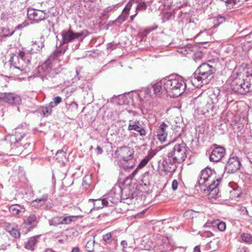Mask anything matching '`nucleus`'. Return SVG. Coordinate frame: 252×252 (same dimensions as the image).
<instances>
[{
	"mask_svg": "<svg viewBox=\"0 0 252 252\" xmlns=\"http://www.w3.org/2000/svg\"><path fill=\"white\" fill-rule=\"evenodd\" d=\"M137 2L138 3V4L136 7V11H143L146 9L147 5L145 1L142 0H137Z\"/></svg>",
	"mask_w": 252,
	"mask_h": 252,
	"instance_id": "32",
	"label": "nucleus"
},
{
	"mask_svg": "<svg viewBox=\"0 0 252 252\" xmlns=\"http://www.w3.org/2000/svg\"><path fill=\"white\" fill-rule=\"evenodd\" d=\"M187 151L186 144L184 142L175 144L172 150L168 153L164 160L166 164H170L171 166L169 167V169L167 168L165 170L169 172H174L176 169V166L174 164L185 160Z\"/></svg>",
	"mask_w": 252,
	"mask_h": 252,
	"instance_id": "3",
	"label": "nucleus"
},
{
	"mask_svg": "<svg viewBox=\"0 0 252 252\" xmlns=\"http://www.w3.org/2000/svg\"><path fill=\"white\" fill-rule=\"evenodd\" d=\"M30 153V151H28L27 152H25V154H28V153Z\"/></svg>",
	"mask_w": 252,
	"mask_h": 252,
	"instance_id": "63",
	"label": "nucleus"
},
{
	"mask_svg": "<svg viewBox=\"0 0 252 252\" xmlns=\"http://www.w3.org/2000/svg\"><path fill=\"white\" fill-rule=\"evenodd\" d=\"M213 235V233L210 231H205L203 233V236L207 237H210Z\"/></svg>",
	"mask_w": 252,
	"mask_h": 252,
	"instance_id": "46",
	"label": "nucleus"
},
{
	"mask_svg": "<svg viewBox=\"0 0 252 252\" xmlns=\"http://www.w3.org/2000/svg\"><path fill=\"white\" fill-rule=\"evenodd\" d=\"M148 174H149V173L148 172H147V173H145L144 175V178H146L147 176H148Z\"/></svg>",
	"mask_w": 252,
	"mask_h": 252,
	"instance_id": "59",
	"label": "nucleus"
},
{
	"mask_svg": "<svg viewBox=\"0 0 252 252\" xmlns=\"http://www.w3.org/2000/svg\"><path fill=\"white\" fill-rule=\"evenodd\" d=\"M25 136L26 129L23 127H18L15 128L13 134L6 136L5 140L10 143L13 155L21 154L30 146V142L25 138Z\"/></svg>",
	"mask_w": 252,
	"mask_h": 252,
	"instance_id": "1",
	"label": "nucleus"
},
{
	"mask_svg": "<svg viewBox=\"0 0 252 252\" xmlns=\"http://www.w3.org/2000/svg\"><path fill=\"white\" fill-rule=\"evenodd\" d=\"M27 16L28 18L35 23H39L41 21L46 19L48 16L45 11L33 8H29L28 10Z\"/></svg>",
	"mask_w": 252,
	"mask_h": 252,
	"instance_id": "9",
	"label": "nucleus"
},
{
	"mask_svg": "<svg viewBox=\"0 0 252 252\" xmlns=\"http://www.w3.org/2000/svg\"><path fill=\"white\" fill-rule=\"evenodd\" d=\"M39 219V217L35 214L31 213L24 219L21 226L29 231L36 226Z\"/></svg>",
	"mask_w": 252,
	"mask_h": 252,
	"instance_id": "11",
	"label": "nucleus"
},
{
	"mask_svg": "<svg viewBox=\"0 0 252 252\" xmlns=\"http://www.w3.org/2000/svg\"><path fill=\"white\" fill-rule=\"evenodd\" d=\"M215 108L214 104H212V103H209L208 102L204 107V110H206V112H213Z\"/></svg>",
	"mask_w": 252,
	"mask_h": 252,
	"instance_id": "41",
	"label": "nucleus"
},
{
	"mask_svg": "<svg viewBox=\"0 0 252 252\" xmlns=\"http://www.w3.org/2000/svg\"><path fill=\"white\" fill-rule=\"evenodd\" d=\"M231 86L235 92L240 94H244L252 91V83L248 77L243 79L239 78L234 79Z\"/></svg>",
	"mask_w": 252,
	"mask_h": 252,
	"instance_id": "5",
	"label": "nucleus"
},
{
	"mask_svg": "<svg viewBox=\"0 0 252 252\" xmlns=\"http://www.w3.org/2000/svg\"><path fill=\"white\" fill-rule=\"evenodd\" d=\"M134 151L132 148L128 146L119 147L115 154L121 160L128 162L133 157Z\"/></svg>",
	"mask_w": 252,
	"mask_h": 252,
	"instance_id": "8",
	"label": "nucleus"
},
{
	"mask_svg": "<svg viewBox=\"0 0 252 252\" xmlns=\"http://www.w3.org/2000/svg\"><path fill=\"white\" fill-rule=\"evenodd\" d=\"M213 171L211 168L206 167L201 172L199 179L198 180V184L199 186H206L207 182L212 179Z\"/></svg>",
	"mask_w": 252,
	"mask_h": 252,
	"instance_id": "18",
	"label": "nucleus"
},
{
	"mask_svg": "<svg viewBox=\"0 0 252 252\" xmlns=\"http://www.w3.org/2000/svg\"><path fill=\"white\" fill-rule=\"evenodd\" d=\"M75 216H61L55 217L49 220L50 225L57 226L60 224H67L73 221Z\"/></svg>",
	"mask_w": 252,
	"mask_h": 252,
	"instance_id": "15",
	"label": "nucleus"
},
{
	"mask_svg": "<svg viewBox=\"0 0 252 252\" xmlns=\"http://www.w3.org/2000/svg\"><path fill=\"white\" fill-rule=\"evenodd\" d=\"M138 168H139L138 167V168H136V169H135V170L133 172V173H132V175L133 176H135V175L137 174V172H138Z\"/></svg>",
	"mask_w": 252,
	"mask_h": 252,
	"instance_id": "53",
	"label": "nucleus"
},
{
	"mask_svg": "<svg viewBox=\"0 0 252 252\" xmlns=\"http://www.w3.org/2000/svg\"><path fill=\"white\" fill-rule=\"evenodd\" d=\"M92 210H93V208H91L89 210V211H90V212H91V211H92Z\"/></svg>",
	"mask_w": 252,
	"mask_h": 252,
	"instance_id": "64",
	"label": "nucleus"
},
{
	"mask_svg": "<svg viewBox=\"0 0 252 252\" xmlns=\"http://www.w3.org/2000/svg\"><path fill=\"white\" fill-rule=\"evenodd\" d=\"M76 75H78L79 74V72L76 70Z\"/></svg>",
	"mask_w": 252,
	"mask_h": 252,
	"instance_id": "62",
	"label": "nucleus"
},
{
	"mask_svg": "<svg viewBox=\"0 0 252 252\" xmlns=\"http://www.w3.org/2000/svg\"><path fill=\"white\" fill-rule=\"evenodd\" d=\"M225 153V149L221 146H217L212 152L210 156V161L218 162L224 156Z\"/></svg>",
	"mask_w": 252,
	"mask_h": 252,
	"instance_id": "19",
	"label": "nucleus"
},
{
	"mask_svg": "<svg viewBox=\"0 0 252 252\" xmlns=\"http://www.w3.org/2000/svg\"><path fill=\"white\" fill-rule=\"evenodd\" d=\"M83 32H74L70 29L68 30H64L61 33L63 43L67 44L69 42L74 41L83 35Z\"/></svg>",
	"mask_w": 252,
	"mask_h": 252,
	"instance_id": "13",
	"label": "nucleus"
},
{
	"mask_svg": "<svg viewBox=\"0 0 252 252\" xmlns=\"http://www.w3.org/2000/svg\"><path fill=\"white\" fill-rule=\"evenodd\" d=\"M118 189L120 191V192L122 191V189L119 186L118 187Z\"/></svg>",
	"mask_w": 252,
	"mask_h": 252,
	"instance_id": "61",
	"label": "nucleus"
},
{
	"mask_svg": "<svg viewBox=\"0 0 252 252\" xmlns=\"http://www.w3.org/2000/svg\"><path fill=\"white\" fill-rule=\"evenodd\" d=\"M218 226V228L221 231H224L226 228L225 223L223 221H220L216 224Z\"/></svg>",
	"mask_w": 252,
	"mask_h": 252,
	"instance_id": "42",
	"label": "nucleus"
},
{
	"mask_svg": "<svg viewBox=\"0 0 252 252\" xmlns=\"http://www.w3.org/2000/svg\"><path fill=\"white\" fill-rule=\"evenodd\" d=\"M10 212L15 216H18L21 213L25 212V209L18 204H13L10 206Z\"/></svg>",
	"mask_w": 252,
	"mask_h": 252,
	"instance_id": "25",
	"label": "nucleus"
},
{
	"mask_svg": "<svg viewBox=\"0 0 252 252\" xmlns=\"http://www.w3.org/2000/svg\"><path fill=\"white\" fill-rule=\"evenodd\" d=\"M132 167H133V165H129V164H128V165H126L123 166V168L124 169L131 168Z\"/></svg>",
	"mask_w": 252,
	"mask_h": 252,
	"instance_id": "50",
	"label": "nucleus"
},
{
	"mask_svg": "<svg viewBox=\"0 0 252 252\" xmlns=\"http://www.w3.org/2000/svg\"><path fill=\"white\" fill-rule=\"evenodd\" d=\"M95 241L94 240L89 241L86 245V249L88 252H93L94 249Z\"/></svg>",
	"mask_w": 252,
	"mask_h": 252,
	"instance_id": "35",
	"label": "nucleus"
},
{
	"mask_svg": "<svg viewBox=\"0 0 252 252\" xmlns=\"http://www.w3.org/2000/svg\"><path fill=\"white\" fill-rule=\"evenodd\" d=\"M48 196L47 194L44 195L40 198L36 199L32 202V206L36 208L40 207L44 205L47 200Z\"/></svg>",
	"mask_w": 252,
	"mask_h": 252,
	"instance_id": "26",
	"label": "nucleus"
},
{
	"mask_svg": "<svg viewBox=\"0 0 252 252\" xmlns=\"http://www.w3.org/2000/svg\"><path fill=\"white\" fill-rule=\"evenodd\" d=\"M248 158L249 159L250 162L252 163V153H250L248 155Z\"/></svg>",
	"mask_w": 252,
	"mask_h": 252,
	"instance_id": "49",
	"label": "nucleus"
},
{
	"mask_svg": "<svg viewBox=\"0 0 252 252\" xmlns=\"http://www.w3.org/2000/svg\"><path fill=\"white\" fill-rule=\"evenodd\" d=\"M193 252H200V248L198 246H196L194 248Z\"/></svg>",
	"mask_w": 252,
	"mask_h": 252,
	"instance_id": "51",
	"label": "nucleus"
},
{
	"mask_svg": "<svg viewBox=\"0 0 252 252\" xmlns=\"http://www.w3.org/2000/svg\"><path fill=\"white\" fill-rule=\"evenodd\" d=\"M199 1H200L201 3H204L206 1H207L208 0H198Z\"/></svg>",
	"mask_w": 252,
	"mask_h": 252,
	"instance_id": "58",
	"label": "nucleus"
},
{
	"mask_svg": "<svg viewBox=\"0 0 252 252\" xmlns=\"http://www.w3.org/2000/svg\"><path fill=\"white\" fill-rule=\"evenodd\" d=\"M131 6L132 4L130 2L128 3L126 5L125 8L123 9L122 14L120 16H119V17L117 19V20L119 22L122 23L123 22H124L126 20L129 14V10L131 7Z\"/></svg>",
	"mask_w": 252,
	"mask_h": 252,
	"instance_id": "24",
	"label": "nucleus"
},
{
	"mask_svg": "<svg viewBox=\"0 0 252 252\" xmlns=\"http://www.w3.org/2000/svg\"><path fill=\"white\" fill-rule=\"evenodd\" d=\"M241 238L244 242L251 243L252 242V236L249 233H243Z\"/></svg>",
	"mask_w": 252,
	"mask_h": 252,
	"instance_id": "38",
	"label": "nucleus"
},
{
	"mask_svg": "<svg viewBox=\"0 0 252 252\" xmlns=\"http://www.w3.org/2000/svg\"><path fill=\"white\" fill-rule=\"evenodd\" d=\"M62 101V98L61 97L59 96H57L53 98V100L51 101L49 104L51 107H53V108L57 106L59 103H60Z\"/></svg>",
	"mask_w": 252,
	"mask_h": 252,
	"instance_id": "33",
	"label": "nucleus"
},
{
	"mask_svg": "<svg viewBox=\"0 0 252 252\" xmlns=\"http://www.w3.org/2000/svg\"><path fill=\"white\" fill-rule=\"evenodd\" d=\"M96 150H97V152H98V154H102V152H103V150H102V149H101V148L100 146H97V147H96Z\"/></svg>",
	"mask_w": 252,
	"mask_h": 252,
	"instance_id": "48",
	"label": "nucleus"
},
{
	"mask_svg": "<svg viewBox=\"0 0 252 252\" xmlns=\"http://www.w3.org/2000/svg\"><path fill=\"white\" fill-rule=\"evenodd\" d=\"M88 205L93 207L94 209H99L104 206H112L114 204L113 201L110 197L102 199H92L88 200Z\"/></svg>",
	"mask_w": 252,
	"mask_h": 252,
	"instance_id": "10",
	"label": "nucleus"
},
{
	"mask_svg": "<svg viewBox=\"0 0 252 252\" xmlns=\"http://www.w3.org/2000/svg\"><path fill=\"white\" fill-rule=\"evenodd\" d=\"M121 245L123 247V249H126L127 247V244L126 241L123 240L121 242Z\"/></svg>",
	"mask_w": 252,
	"mask_h": 252,
	"instance_id": "47",
	"label": "nucleus"
},
{
	"mask_svg": "<svg viewBox=\"0 0 252 252\" xmlns=\"http://www.w3.org/2000/svg\"><path fill=\"white\" fill-rule=\"evenodd\" d=\"M239 212L241 215L249 216L248 211L245 207L242 206L239 208Z\"/></svg>",
	"mask_w": 252,
	"mask_h": 252,
	"instance_id": "43",
	"label": "nucleus"
},
{
	"mask_svg": "<svg viewBox=\"0 0 252 252\" xmlns=\"http://www.w3.org/2000/svg\"><path fill=\"white\" fill-rule=\"evenodd\" d=\"M78 109V104L75 102L73 101L67 107V111L70 113H76Z\"/></svg>",
	"mask_w": 252,
	"mask_h": 252,
	"instance_id": "30",
	"label": "nucleus"
},
{
	"mask_svg": "<svg viewBox=\"0 0 252 252\" xmlns=\"http://www.w3.org/2000/svg\"><path fill=\"white\" fill-rule=\"evenodd\" d=\"M9 233L11 236L15 238H19L20 236L19 231L16 228H12L9 231Z\"/></svg>",
	"mask_w": 252,
	"mask_h": 252,
	"instance_id": "40",
	"label": "nucleus"
},
{
	"mask_svg": "<svg viewBox=\"0 0 252 252\" xmlns=\"http://www.w3.org/2000/svg\"><path fill=\"white\" fill-rule=\"evenodd\" d=\"M164 89L170 97H176L185 91L186 83L180 77L170 76L162 79Z\"/></svg>",
	"mask_w": 252,
	"mask_h": 252,
	"instance_id": "4",
	"label": "nucleus"
},
{
	"mask_svg": "<svg viewBox=\"0 0 252 252\" xmlns=\"http://www.w3.org/2000/svg\"><path fill=\"white\" fill-rule=\"evenodd\" d=\"M53 107H51L50 104L48 106L42 107L41 108L42 112L44 117H48L51 115L53 108Z\"/></svg>",
	"mask_w": 252,
	"mask_h": 252,
	"instance_id": "31",
	"label": "nucleus"
},
{
	"mask_svg": "<svg viewBox=\"0 0 252 252\" xmlns=\"http://www.w3.org/2000/svg\"><path fill=\"white\" fill-rule=\"evenodd\" d=\"M53 60L54 61H56V60L54 59V57L53 56H50V57L41 66L38 67L37 71H39L40 69H42L44 72L49 73L53 66L54 63Z\"/></svg>",
	"mask_w": 252,
	"mask_h": 252,
	"instance_id": "22",
	"label": "nucleus"
},
{
	"mask_svg": "<svg viewBox=\"0 0 252 252\" xmlns=\"http://www.w3.org/2000/svg\"><path fill=\"white\" fill-rule=\"evenodd\" d=\"M32 45L33 48L31 49L30 52L32 53L34 52V49L35 50L40 51L44 46L43 42L41 39L32 41Z\"/></svg>",
	"mask_w": 252,
	"mask_h": 252,
	"instance_id": "27",
	"label": "nucleus"
},
{
	"mask_svg": "<svg viewBox=\"0 0 252 252\" xmlns=\"http://www.w3.org/2000/svg\"><path fill=\"white\" fill-rule=\"evenodd\" d=\"M240 1V0H229L228 7L230 9L233 8Z\"/></svg>",
	"mask_w": 252,
	"mask_h": 252,
	"instance_id": "44",
	"label": "nucleus"
},
{
	"mask_svg": "<svg viewBox=\"0 0 252 252\" xmlns=\"http://www.w3.org/2000/svg\"><path fill=\"white\" fill-rule=\"evenodd\" d=\"M31 60L29 52L20 51L17 57L16 61H13L14 67L21 71L25 70L28 66Z\"/></svg>",
	"mask_w": 252,
	"mask_h": 252,
	"instance_id": "7",
	"label": "nucleus"
},
{
	"mask_svg": "<svg viewBox=\"0 0 252 252\" xmlns=\"http://www.w3.org/2000/svg\"><path fill=\"white\" fill-rule=\"evenodd\" d=\"M127 129L129 131H136L142 137L145 136L147 134L145 127H143L141 123L137 120L129 121Z\"/></svg>",
	"mask_w": 252,
	"mask_h": 252,
	"instance_id": "16",
	"label": "nucleus"
},
{
	"mask_svg": "<svg viewBox=\"0 0 252 252\" xmlns=\"http://www.w3.org/2000/svg\"><path fill=\"white\" fill-rule=\"evenodd\" d=\"M221 181L220 178H217L216 180H211V184H207L205 186L207 188L204 189L203 190L205 191L207 190L210 192V194L213 195H216L219 193V189L218 187Z\"/></svg>",
	"mask_w": 252,
	"mask_h": 252,
	"instance_id": "20",
	"label": "nucleus"
},
{
	"mask_svg": "<svg viewBox=\"0 0 252 252\" xmlns=\"http://www.w3.org/2000/svg\"><path fill=\"white\" fill-rule=\"evenodd\" d=\"M150 159L151 158L149 156L146 157L139 164L138 168H142L144 167L148 163Z\"/></svg>",
	"mask_w": 252,
	"mask_h": 252,
	"instance_id": "39",
	"label": "nucleus"
},
{
	"mask_svg": "<svg viewBox=\"0 0 252 252\" xmlns=\"http://www.w3.org/2000/svg\"><path fill=\"white\" fill-rule=\"evenodd\" d=\"M220 1H224L225 2L226 6L228 7L229 0H220Z\"/></svg>",
	"mask_w": 252,
	"mask_h": 252,
	"instance_id": "52",
	"label": "nucleus"
},
{
	"mask_svg": "<svg viewBox=\"0 0 252 252\" xmlns=\"http://www.w3.org/2000/svg\"><path fill=\"white\" fill-rule=\"evenodd\" d=\"M39 237V236H34L30 238L28 241L25 243V248L32 251H33Z\"/></svg>",
	"mask_w": 252,
	"mask_h": 252,
	"instance_id": "23",
	"label": "nucleus"
},
{
	"mask_svg": "<svg viewBox=\"0 0 252 252\" xmlns=\"http://www.w3.org/2000/svg\"><path fill=\"white\" fill-rule=\"evenodd\" d=\"M178 186V183L176 180H174L172 183V189L173 190H175L177 189Z\"/></svg>",
	"mask_w": 252,
	"mask_h": 252,
	"instance_id": "45",
	"label": "nucleus"
},
{
	"mask_svg": "<svg viewBox=\"0 0 252 252\" xmlns=\"http://www.w3.org/2000/svg\"><path fill=\"white\" fill-rule=\"evenodd\" d=\"M145 212V211H142L140 214H138L137 216L143 214Z\"/></svg>",
	"mask_w": 252,
	"mask_h": 252,
	"instance_id": "60",
	"label": "nucleus"
},
{
	"mask_svg": "<svg viewBox=\"0 0 252 252\" xmlns=\"http://www.w3.org/2000/svg\"><path fill=\"white\" fill-rule=\"evenodd\" d=\"M0 100L12 105H18L21 102V97L18 95L10 93H0Z\"/></svg>",
	"mask_w": 252,
	"mask_h": 252,
	"instance_id": "12",
	"label": "nucleus"
},
{
	"mask_svg": "<svg viewBox=\"0 0 252 252\" xmlns=\"http://www.w3.org/2000/svg\"><path fill=\"white\" fill-rule=\"evenodd\" d=\"M14 33V31H10L8 28H1L0 29V35L2 37H9L12 36Z\"/></svg>",
	"mask_w": 252,
	"mask_h": 252,
	"instance_id": "28",
	"label": "nucleus"
},
{
	"mask_svg": "<svg viewBox=\"0 0 252 252\" xmlns=\"http://www.w3.org/2000/svg\"><path fill=\"white\" fill-rule=\"evenodd\" d=\"M45 252H55V251H54L52 249H47Z\"/></svg>",
	"mask_w": 252,
	"mask_h": 252,
	"instance_id": "56",
	"label": "nucleus"
},
{
	"mask_svg": "<svg viewBox=\"0 0 252 252\" xmlns=\"http://www.w3.org/2000/svg\"><path fill=\"white\" fill-rule=\"evenodd\" d=\"M168 125L165 123H162L157 129V133L158 138L161 142L165 141L167 135L166 129Z\"/></svg>",
	"mask_w": 252,
	"mask_h": 252,
	"instance_id": "21",
	"label": "nucleus"
},
{
	"mask_svg": "<svg viewBox=\"0 0 252 252\" xmlns=\"http://www.w3.org/2000/svg\"><path fill=\"white\" fill-rule=\"evenodd\" d=\"M210 223H209V222H207L204 225V227H209L210 226Z\"/></svg>",
	"mask_w": 252,
	"mask_h": 252,
	"instance_id": "57",
	"label": "nucleus"
},
{
	"mask_svg": "<svg viewBox=\"0 0 252 252\" xmlns=\"http://www.w3.org/2000/svg\"><path fill=\"white\" fill-rule=\"evenodd\" d=\"M113 232H109L103 235V240L106 243L110 244L112 242L113 240L112 235Z\"/></svg>",
	"mask_w": 252,
	"mask_h": 252,
	"instance_id": "34",
	"label": "nucleus"
},
{
	"mask_svg": "<svg viewBox=\"0 0 252 252\" xmlns=\"http://www.w3.org/2000/svg\"><path fill=\"white\" fill-rule=\"evenodd\" d=\"M216 71L215 68L207 63L201 64L192 76L187 80L193 86L199 88L207 84L213 78Z\"/></svg>",
	"mask_w": 252,
	"mask_h": 252,
	"instance_id": "2",
	"label": "nucleus"
},
{
	"mask_svg": "<svg viewBox=\"0 0 252 252\" xmlns=\"http://www.w3.org/2000/svg\"><path fill=\"white\" fill-rule=\"evenodd\" d=\"M226 20V18L222 15H219L215 17L214 27H218L220 24L223 23Z\"/></svg>",
	"mask_w": 252,
	"mask_h": 252,
	"instance_id": "29",
	"label": "nucleus"
},
{
	"mask_svg": "<svg viewBox=\"0 0 252 252\" xmlns=\"http://www.w3.org/2000/svg\"><path fill=\"white\" fill-rule=\"evenodd\" d=\"M225 97L224 93L221 92L218 88L214 89L209 95L210 99L213 104H216L218 102L223 103L225 101Z\"/></svg>",
	"mask_w": 252,
	"mask_h": 252,
	"instance_id": "17",
	"label": "nucleus"
},
{
	"mask_svg": "<svg viewBox=\"0 0 252 252\" xmlns=\"http://www.w3.org/2000/svg\"><path fill=\"white\" fill-rule=\"evenodd\" d=\"M66 153L63 151H58L56 154V158L57 159H59V161H63L64 158H65Z\"/></svg>",
	"mask_w": 252,
	"mask_h": 252,
	"instance_id": "37",
	"label": "nucleus"
},
{
	"mask_svg": "<svg viewBox=\"0 0 252 252\" xmlns=\"http://www.w3.org/2000/svg\"><path fill=\"white\" fill-rule=\"evenodd\" d=\"M137 14V12H136V13L134 15H131V16L130 17V19H131V21H132V20L134 19V17L136 16V15Z\"/></svg>",
	"mask_w": 252,
	"mask_h": 252,
	"instance_id": "54",
	"label": "nucleus"
},
{
	"mask_svg": "<svg viewBox=\"0 0 252 252\" xmlns=\"http://www.w3.org/2000/svg\"><path fill=\"white\" fill-rule=\"evenodd\" d=\"M162 85H163L162 80L159 82L152 84L151 86L144 88L140 92V95H144L145 98H147L148 100L151 98L159 96L161 94L166 91L164 87H162Z\"/></svg>",
	"mask_w": 252,
	"mask_h": 252,
	"instance_id": "6",
	"label": "nucleus"
},
{
	"mask_svg": "<svg viewBox=\"0 0 252 252\" xmlns=\"http://www.w3.org/2000/svg\"><path fill=\"white\" fill-rule=\"evenodd\" d=\"M67 47L66 46L65 48L61 49H58L54 53L53 55L52 56L54 57V60H58V57L62 54H63L66 50L67 49Z\"/></svg>",
	"mask_w": 252,
	"mask_h": 252,
	"instance_id": "36",
	"label": "nucleus"
},
{
	"mask_svg": "<svg viewBox=\"0 0 252 252\" xmlns=\"http://www.w3.org/2000/svg\"><path fill=\"white\" fill-rule=\"evenodd\" d=\"M241 163L237 157H230L225 167V171L229 174H232L238 171L240 167Z\"/></svg>",
	"mask_w": 252,
	"mask_h": 252,
	"instance_id": "14",
	"label": "nucleus"
},
{
	"mask_svg": "<svg viewBox=\"0 0 252 252\" xmlns=\"http://www.w3.org/2000/svg\"><path fill=\"white\" fill-rule=\"evenodd\" d=\"M112 8H109V7H108L107 9H106L105 10L104 12H105V13H107V12H109V11H110L112 10Z\"/></svg>",
	"mask_w": 252,
	"mask_h": 252,
	"instance_id": "55",
	"label": "nucleus"
}]
</instances>
